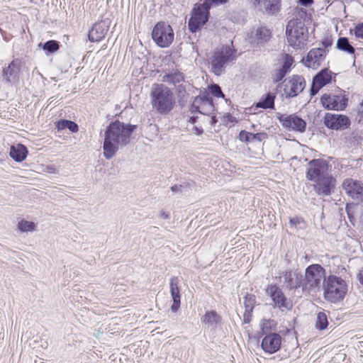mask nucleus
I'll use <instances>...</instances> for the list:
<instances>
[{"label": "nucleus", "instance_id": "f257e3e1", "mask_svg": "<svg viewBox=\"0 0 363 363\" xmlns=\"http://www.w3.org/2000/svg\"><path fill=\"white\" fill-rule=\"evenodd\" d=\"M136 125L119 121L110 123L104 133V156L106 159L113 158L120 148L128 145L133 138Z\"/></svg>", "mask_w": 363, "mask_h": 363}, {"label": "nucleus", "instance_id": "f03ea898", "mask_svg": "<svg viewBox=\"0 0 363 363\" xmlns=\"http://www.w3.org/2000/svg\"><path fill=\"white\" fill-rule=\"evenodd\" d=\"M307 179L315 183L318 194L328 196L335 186V179L329 172L328 162L321 159L312 160L308 164Z\"/></svg>", "mask_w": 363, "mask_h": 363}, {"label": "nucleus", "instance_id": "7ed1b4c3", "mask_svg": "<svg viewBox=\"0 0 363 363\" xmlns=\"http://www.w3.org/2000/svg\"><path fill=\"white\" fill-rule=\"evenodd\" d=\"M150 103L153 110L160 115L169 114L175 106L173 91L162 84L152 85L150 92Z\"/></svg>", "mask_w": 363, "mask_h": 363}, {"label": "nucleus", "instance_id": "20e7f679", "mask_svg": "<svg viewBox=\"0 0 363 363\" xmlns=\"http://www.w3.org/2000/svg\"><path fill=\"white\" fill-rule=\"evenodd\" d=\"M325 281V270L320 264L309 265L302 275V294L304 296H315L320 291Z\"/></svg>", "mask_w": 363, "mask_h": 363}, {"label": "nucleus", "instance_id": "39448f33", "mask_svg": "<svg viewBox=\"0 0 363 363\" xmlns=\"http://www.w3.org/2000/svg\"><path fill=\"white\" fill-rule=\"evenodd\" d=\"M286 35L290 46L301 49L307 40L308 28L301 19L293 18L286 25Z\"/></svg>", "mask_w": 363, "mask_h": 363}, {"label": "nucleus", "instance_id": "423d86ee", "mask_svg": "<svg viewBox=\"0 0 363 363\" xmlns=\"http://www.w3.org/2000/svg\"><path fill=\"white\" fill-rule=\"evenodd\" d=\"M324 285V297L330 302L342 300L347 293V286L344 279L337 276H329Z\"/></svg>", "mask_w": 363, "mask_h": 363}, {"label": "nucleus", "instance_id": "0eeeda50", "mask_svg": "<svg viewBox=\"0 0 363 363\" xmlns=\"http://www.w3.org/2000/svg\"><path fill=\"white\" fill-rule=\"evenodd\" d=\"M235 50L230 46H224L220 50L215 52L211 61L212 72L216 75H220L224 72L226 65L235 60Z\"/></svg>", "mask_w": 363, "mask_h": 363}, {"label": "nucleus", "instance_id": "6e6552de", "mask_svg": "<svg viewBox=\"0 0 363 363\" xmlns=\"http://www.w3.org/2000/svg\"><path fill=\"white\" fill-rule=\"evenodd\" d=\"M174 37L172 28L165 22H158L153 28L152 38L159 47H169L173 42Z\"/></svg>", "mask_w": 363, "mask_h": 363}, {"label": "nucleus", "instance_id": "1a4fd4ad", "mask_svg": "<svg viewBox=\"0 0 363 363\" xmlns=\"http://www.w3.org/2000/svg\"><path fill=\"white\" fill-rule=\"evenodd\" d=\"M266 293L271 298L274 307L284 311H290L293 307L292 301L288 299L281 289L276 284L267 286Z\"/></svg>", "mask_w": 363, "mask_h": 363}, {"label": "nucleus", "instance_id": "9d476101", "mask_svg": "<svg viewBox=\"0 0 363 363\" xmlns=\"http://www.w3.org/2000/svg\"><path fill=\"white\" fill-rule=\"evenodd\" d=\"M209 10L208 6H204L203 4L194 8L188 23L191 32H196L197 30L207 22L209 16Z\"/></svg>", "mask_w": 363, "mask_h": 363}, {"label": "nucleus", "instance_id": "9b49d317", "mask_svg": "<svg viewBox=\"0 0 363 363\" xmlns=\"http://www.w3.org/2000/svg\"><path fill=\"white\" fill-rule=\"evenodd\" d=\"M327 55V50L321 48L311 49L306 59H303L304 65L313 69H318L325 61Z\"/></svg>", "mask_w": 363, "mask_h": 363}, {"label": "nucleus", "instance_id": "f8f14e48", "mask_svg": "<svg viewBox=\"0 0 363 363\" xmlns=\"http://www.w3.org/2000/svg\"><path fill=\"white\" fill-rule=\"evenodd\" d=\"M306 81L301 75H294L285 84L284 92L287 97H294L305 88Z\"/></svg>", "mask_w": 363, "mask_h": 363}, {"label": "nucleus", "instance_id": "ddd939ff", "mask_svg": "<svg viewBox=\"0 0 363 363\" xmlns=\"http://www.w3.org/2000/svg\"><path fill=\"white\" fill-rule=\"evenodd\" d=\"M191 112H199L203 115H210L214 111L212 99L206 96H196L190 108Z\"/></svg>", "mask_w": 363, "mask_h": 363}, {"label": "nucleus", "instance_id": "4468645a", "mask_svg": "<svg viewBox=\"0 0 363 363\" xmlns=\"http://www.w3.org/2000/svg\"><path fill=\"white\" fill-rule=\"evenodd\" d=\"M324 123L328 128L342 130L347 128L350 125V122L345 116L327 113L324 118Z\"/></svg>", "mask_w": 363, "mask_h": 363}, {"label": "nucleus", "instance_id": "2eb2a0df", "mask_svg": "<svg viewBox=\"0 0 363 363\" xmlns=\"http://www.w3.org/2000/svg\"><path fill=\"white\" fill-rule=\"evenodd\" d=\"M21 71L20 61L16 59L11 61L9 65L3 68L2 79L6 83H16L18 81Z\"/></svg>", "mask_w": 363, "mask_h": 363}, {"label": "nucleus", "instance_id": "dca6fc26", "mask_svg": "<svg viewBox=\"0 0 363 363\" xmlns=\"http://www.w3.org/2000/svg\"><path fill=\"white\" fill-rule=\"evenodd\" d=\"M331 80L332 72L326 68L322 69L313 77L311 88V95L315 96L322 87L330 83Z\"/></svg>", "mask_w": 363, "mask_h": 363}, {"label": "nucleus", "instance_id": "f3484780", "mask_svg": "<svg viewBox=\"0 0 363 363\" xmlns=\"http://www.w3.org/2000/svg\"><path fill=\"white\" fill-rule=\"evenodd\" d=\"M284 285L289 289H302V274L297 271L286 270L281 272Z\"/></svg>", "mask_w": 363, "mask_h": 363}, {"label": "nucleus", "instance_id": "a211bd4d", "mask_svg": "<svg viewBox=\"0 0 363 363\" xmlns=\"http://www.w3.org/2000/svg\"><path fill=\"white\" fill-rule=\"evenodd\" d=\"M346 193L353 199L363 201V184L352 179H346L342 183Z\"/></svg>", "mask_w": 363, "mask_h": 363}, {"label": "nucleus", "instance_id": "6ab92c4d", "mask_svg": "<svg viewBox=\"0 0 363 363\" xmlns=\"http://www.w3.org/2000/svg\"><path fill=\"white\" fill-rule=\"evenodd\" d=\"M110 26L108 19H105L94 24L89 33V39L91 42H99L106 35Z\"/></svg>", "mask_w": 363, "mask_h": 363}, {"label": "nucleus", "instance_id": "aec40b11", "mask_svg": "<svg viewBox=\"0 0 363 363\" xmlns=\"http://www.w3.org/2000/svg\"><path fill=\"white\" fill-rule=\"evenodd\" d=\"M281 337L277 333L266 335L262 341V347L267 353L273 354L280 349Z\"/></svg>", "mask_w": 363, "mask_h": 363}, {"label": "nucleus", "instance_id": "412c9836", "mask_svg": "<svg viewBox=\"0 0 363 363\" xmlns=\"http://www.w3.org/2000/svg\"><path fill=\"white\" fill-rule=\"evenodd\" d=\"M280 121L284 127L301 133L304 132L306 127L305 121L295 115L289 116H282L280 118Z\"/></svg>", "mask_w": 363, "mask_h": 363}, {"label": "nucleus", "instance_id": "4be33fe9", "mask_svg": "<svg viewBox=\"0 0 363 363\" xmlns=\"http://www.w3.org/2000/svg\"><path fill=\"white\" fill-rule=\"evenodd\" d=\"M321 103L327 109L342 110L345 103L342 96L324 94L321 97Z\"/></svg>", "mask_w": 363, "mask_h": 363}, {"label": "nucleus", "instance_id": "5701e85b", "mask_svg": "<svg viewBox=\"0 0 363 363\" xmlns=\"http://www.w3.org/2000/svg\"><path fill=\"white\" fill-rule=\"evenodd\" d=\"M179 280L177 277H172L169 280V289L173 303L171 306L172 312H177L180 307L181 296L179 288Z\"/></svg>", "mask_w": 363, "mask_h": 363}, {"label": "nucleus", "instance_id": "b1692460", "mask_svg": "<svg viewBox=\"0 0 363 363\" xmlns=\"http://www.w3.org/2000/svg\"><path fill=\"white\" fill-rule=\"evenodd\" d=\"M161 77L162 82L173 85L175 87L185 82L183 73L177 69H172L161 75Z\"/></svg>", "mask_w": 363, "mask_h": 363}, {"label": "nucleus", "instance_id": "393cba45", "mask_svg": "<svg viewBox=\"0 0 363 363\" xmlns=\"http://www.w3.org/2000/svg\"><path fill=\"white\" fill-rule=\"evenodd\" d=\"M27 147L20 143L13 145L10 147L9 155L17 162H23L28 155Z\"/></svg>", "mask_w": 363, "mask_h": 363}, {"label": "nucleus", "instance_id": "a878e982", "mask_svg": "<svg viewBox=\"0 0 363 363\" xmlns=\"http://www.w3.org/2000/svg\"><path fill=\"white\" fill-rule=\"evenodd\" d=\"M201 323L208 327L216 328L220 323L222 318L214 310L208 311L201 318Z\"/></svg>", "mask_w": 363, "mask_h": 363}, {"label": "nucleus", "instance_id": "bb28decb", "mask_svg": "<svg viewBox=\"0 0 363 363\" xmlns=\"http://www.w3.org/2000/svg\"><path fill=\"white\" fill-rule=\"evenodd\" d=\"M240 138L241 140L248 143L254 141L262 142L267 138V134L266 133H252L242 130L240 133Z\"/></svg>", "mask_w": 363, "mask_h": 363}, {"label": "nucleus", "instance_id": "cd10ccee", "mask_svg": "<svg viewBox=\"0 0 363 363\" xmlns=\"http://www.w3.org/2000/svg\"><path fill=\"white\" fill-rule=\"evenodd\" d=\"M263 6L269 14H274L280 9V0H263Z\"/></svg>", "mask_w": 363, "mask_h": 363}, {"label": "nucleus", "instance_id": "c85d7f7f", "mask_svg": "<svg viewBox=\"0 0 363 363\" xmlns=\"http://www.w3.org/2000/svg\"><path fill=\"white\" fill-rule=\"evenodd\" d=\"M337 48L349 54H354L355 52V49L345 37H341L337 40Z\"/></svg>", "mask_w": 363, "mask_h": 363}, {"label": "nucleus", "instance_id": "c756f323", "mask_svg": "<svg viewBox=\"0 0 363 363\" xmlns=\"http://www.w3.org/2000/svg\"><path fill=\"white\" fill-rule=\"evenodd\" d=\"M270 37L271 33L267 28H259L255 32V38L257 43H265L269 40Z\"/></svg>", "mask_w": 363, "mask_h": 363}, {"label": "nucleus", "instance_id": "7c9ffc66", "mask_svg": "<svg viewBox=\"0 0 363 363\" xmlns=\"http://www.w3.org/2000/svg\"><path fill=\"white\" fill-rule=\"evenodd\" d=\"M274 104V96L267 94L256 104V107L262 108H272Z\"/></svg>", "mask_w": 363, "mask_h": 363}, {"label": "nucleus", "instance_id": "2f4dec72", "mask_svg": "<svg viewBox=\"0 0 363 363\" xmlns=\"http://www.w3.org/2000/svg\"><path fill=\"white\" fill-rule=\"evenodd\" d=\"M57 127L59 130L67 128L72 133H76L79 130V127L76 123L68 120L58 121Z\"/></svg>", "mask_w": 363, "mask_h": 363}, {"label": "nucleus", "instance_id": "473e14b6", "mask_svg": "<svg viewBox=\"0 0 363 363\" xmlns=\"http://www.w3.org/2000/svg\"><path fill=\"white\" fill-rule=\"evenodd\" d=\"M37 225L32 222L21 220L18 223V229L23 233L33 232L36 230Z\"/></svg>", "mask_w": 363, "mask_h": 363}, {"label": "nucleus", "instance_id": "72a5a7b5", "mask_svg": "<svg viewBox=\"0 0 363 363\" xmlns=\"http://www.w3.org/2000/svg\"><path fill=\"white\" fill-rule=\"evenodd\" d=\"M40 47H42L43 50L48 51L50 53H53L57 51L60 48L59 43L54 40H50L45 42L44 44L41 43L39 44Z\"/></svg>", "mask_w": 363, "mask_h": 363}, {"label": "nucleus", "instance_id": "f704fd0d", "mask_svg": "<svg viewBox=\"0 0 363 363\" xmlns=\"http://www.w3.org/2000/svg\"><path fill=\"white\" fill-rule=\"evenodd\" d=\"M328 325V317L324 312H319L317 315V320L315 323L316 328L319 330H324Z\"/></svg>", "mask_w": 363, "mask_h": 363}, {"label": "nucleus", "instance_id": "c9c22d12", "mask_svg": "<svg viewBox=\"0 0 363 363\" xmlns=\"http://www.w3.org/2000/svg\"><path fill=\"white\" fill-rule=\"evenodd\" d=\"M256 304V298L253 294H247L245 296L244 305L245 310L253 311Z\"/></svg>", "mask_w": 363, "mask_h": 363}, {"label": "nucleus", "instance_id": "e433bc0d", "mask_svg": "<svg viewBox=\"0 0 363 363\" xmlns=\"http://www.w3.org/2000/svg\"><path fill=\"white\" fill-rule=\"evenodd\" d=\"M187 85L188 84L184 82V83L179 84L175 87L177 96L180 100H184L188 96V92L186 90Z\"/></svg>", "mask_w": 363, "mask_h": 363}, {"label": "nucleus", "instance_id": "4c0bfd02", "mask_svg": "<svg viewBox=\"0 0 363 363\" xmlns=\"http://www.w3.org/2000/svg\"><path fill=\"white\" fill-rule=\"evenodd\" d=\"M284 56V64L281 68H282L284 70H285L286 72H288L290 70V68L294 63V59L289 54H285Z\"/></svg>", "mask_w": 363, "mask_h": 363}, {"label": "nucleus", "instance_id": "58836bf2", "mask_svg": "<svg viewBox=\"0 0 363 363\" xmlns=\"http://www.w3.org/2000/svg\"><path fill=\"white\" fill-rule=\"evenodd\" d=\"M211 93L216 97L224 98V94L219 85L213 84L210 86Z\"/></svg>", "mask_w": 363, "mask_h": 363}, {"label": "nucleus", "instance_id": "ea45409f", "mask_svg": "<svg viewBox=\"0 0 363 363\" xmlns=\"http://www.w3.org/2000/svg\"><path fill=\"white\" fill-rule=\"evenodd\" d=\"M286 73L287 72L285 70H284L282 68H279V69H277L274 72L273 77H272L274 82H280L286 76Z\"/></svg>", "mask_w": 363, "mask_h": 363}, {"label": "nucleus", "instance_id": "a19ab883", "mask_svg": "<svg viewBox=\"0 0 363 363\" xmlns=\"http://www.w3.org/2000/svg\"><path fill=\"white\" fill-rule=\"evenodd\" d=\"M228 0H203V4L207 6L208 9H211L212 5L219 6L227 3Z\"/></svg>", "mask_w": 363, "mask_h": 363}, {"label": "nucleus", "instance_id": "79ce46f5", "mask_svg": "<svg viewBox=\"0 0 363 363\" xmlns=\"http://www.w3.org/2000/svg\"><path fill=\"white\" fill-rule=\"evenodd\" d=\"M354 35L357 38L363 39V23L355 27Z\"/></svg>", "mask_w": 363, "mask_h": 363}, {"label": "nucleus", "instance_id": "37998d69", "mask_svg": "<svg viewBox=\"0 0 363 363\" xmlns=\"http://www.w3.org/2000/svg\"><path fill=\"white\" fill-rule=\"evenodd\" d=\"M321 44L323 45V49H325L327 50V52H328V48L331 47L333 45V40L329 38H325L322 42Z\"/></svg>", "mask_w": 363, "mask_h": 363}, {"label": "nucleus", "instance_id": "c03bdc74", "mask_svg": "<svg viewBox=\"0 0 363 363\" xmlns=\"http://www.w3.org/2000/svg\"><path fill=\"white\" fill-rule=\"evenodd\" d=\"M252 311L245 310L243 315V322L249 323L251 321Z\"/></svg>", "mask_w": 363, "mask_h": 363}, {"label": "nucleus", "instance_id": "a18cd8bd", "mask_svg": "<svg viewBox=\"0 0 363 363\" xmlns=\"http://www.w3.org/2000/svg\"><path fill=\"white\" fill-rule=\"evenodd\" d=\"M359 121H363V101L360 104L358 109Z\"/></svg>", "mask_w": 363, "mask_h": 363}, {"label": "nucleus", "instance_id": "49530a36", "mask_svg": "<svg viewBox=\"0 0 363 363\" xmlns=\"http://www.w3.org/2000/svg\"><path fill=\"white\" fill-rule=\"evenodd\" d=\"M192 132L195 135H201L203 133V130L201 128H199V127H197V126H194L192 128Z\"/></svg>", "mask_w": 363, "mask_h": 363}, {"label": "nucleus", "instance_id": "de8ad7c7", "mask_svg": "<svg viewBox=\"0 0 363 363\" xmlns=\"http://www.w3.org/2000/svg\"><path fill=\"white\" fill-rule=\"evenodd\" d=\"M301 5L308 6L313 3V0H298Z\"/></svg>", "mask_w": 363, "mask_h": 363}, {"label": "nucleus", "instance_id": "09e8293b", "mask_svg": "<svg viewBox=\"0 0 363 363\" xmlns=\"http://www.w3.org/2000/svg\"><path fill=\"white\" fill-rule=\"evenodd\" d=\"M255 7L263 6V0H250Z\"/></svg>", "mask_w": 363, "mask_h": 363}, {"label": "nucleus", "instance_id": "8fccbe9b", "mask_svg": "<svg viewBox=\"0 0 363 363\" xmlns=\"http://www.w3.org/2000/svg\"><path fill=\"white\" fill-rule=\"evenodd\" d=\"M160 217L164 219H169L170 217L169 213H166L165 211H162L160 213Z\"/></svg>", "mask_w": 363, "mask_h": 363}, {"label": "nucleus", "instance_id": "3c124183", "mask_svg": "<svg viewBox=\"0 0 363 363\" xmlns=\"http://www.w3.org/2000/svg\"><path fill=\"white\" fill-rule=\"evenodd\" d=\"M182 186L174 185L171 187V189L173 192H179L181 191Z\"/></svg>", "mask_w": 363, "mask_h": 363}, {"label": "nucleus", "instance_id": "603ef678", "mask_svg": "<svg viewBox=\"0 0 363 363\" xmlns=\"http://www.w3.org/2000/svg\"><path fill=\"white\" fill-rule=\"evenodd\" d=\"M217 121H217V119H216L215 116L211 117L210 123H211V125L216 124L217 123Z\"/></svg>", "mask_w": 363, "mask_h": 363}, {"label": "nucleus", "instance_id": "864d4df0", "mask_svg": "<svg viewBox=\"0 0 363 363\" xmlns=\"http://www.w3.org/2000/svg\"><path fill=\"white\" fill-rule=\"evenodd\" d=\"M196 118L195 117H190L189 119V122L194 124L196 123Z\"/></svg>", "mask_w": 363, "mask_h": 363}, {"label": "nucleus", "instance_id": "5fc2aeb1", "mask_svg": "<svg viewBox=\"0 0 363 363\" xmlns=\"http://www.w3.org/2000/svg\"><path fill=\"white\" fill-rule=\"evenodd\" d=\"M359 282L363 285V272L359 274Z\"/></svg>", "mask_w": 363, "mask_h": 363}, {"label": "nucleus", "instance_id": "6e6d98bb", "mask_svg": "<svg viewBox=\"0 0 363 363\" xmlns=\"http://www.w3.org/2000/svg\"><path fill=\"white\" fill-rule=\"evenodd\" d=\"M290 223H291L292 225H296V221L295 220V219H294V218H293V219H290Z\"/></svg>", "mask_w": 363, "mask_h": 363}]
</instances>
